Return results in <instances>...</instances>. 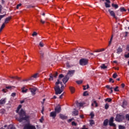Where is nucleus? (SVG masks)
Returning <instances> with one entry per match:
<instances>
[{"mask_svg":"<svg viewBox=\"0 0 129 129\" xmlns=\"http://www.w3.org/2000/svg\"><path fill=\"white\" fill-rule=\"evenodd\" d=\"M64 77L62 74L59 75V79L57 82L55 83V87H54V90L55 91V94L58 95V94H61L62 91H64V88L66 87V83L67 81L69 80V79L67 77H64L62 80V78ZM62 80V82H61Z\"/></svg>","mask_w":129,"mask_h":129,"instance_id":"f257e3e1","label":"nucleus"},{"mask_svg":"<svg viewBox=\"0 0 129 129\" xmlns=\"http://www.w3.org/2000/svg\"><path fill=\"white\" fill-rule=\"evenodd\" d=\"M21 108H22V106L21 105H19L16 110V112L19 113L20 115L19 118H17V120L20 121V122H22L23 120H26V121H29V120L30 119V116L26 115V111H25L24 110L21 109L20 111Z\"/></svg>","mask_w":129,"mask_h":129,"instance_id":"f03ea898","label":"nucleus"},{"mask_svg":"<svg viewBox=\"0 0 129 129\" xmlns=\"http://www.w3.org/2000/svg\"><path fill=\"white\" fill-rule=\"evenodd\" d=\"M123 119H124V116H123V115L117 114L116 116L115 120L118 122H120V121H122Z\"/></svg>","mask_w":129,"mask_h":129,"instance_id":"7ed1b4c3","label":"nucleus"},{"mask_svg":"<svg viewBox=\"0 0 129 129\" xmlns=\"http://www.w3.org/2000/svg\"><path fill=\"white\" fill-rule=\"evenodd\" d=\"M88 63V59L86 58H81L80 60V64L82 66H85V65H87Z\"/></svg>","mask_w":129,"mask_h":129,"instance_id":"20e7f679","label":"nucleus"},{"mask_svg":"<svg viewBox=\"0 0 129 129\" xmlns=\"http://www.w3.org/2000/svg\"><path fill=\"white\" fill-rule=\"evenodd\" d=\"M24 129H36V126L30 123L26 124L24 127Z\"/></svg>","mask_w":129,"mask_h":129,"instance_id":"39448f33","label":"nucleus"},{"mask_svg":"<svg viewBox=\"0 0 129 129\" xmlns=\"http://www.w3.org/2000/svg\"><path fill=\"white\" fill-rule=\"evenodd\" d=\"M113 119H114V118L113 117H111L109 121V124L110 126H114V127H116V125H115L114 124V123H113Z\"/></svg>","mask_w":129,"mask_h":129,"instance_id":"423d86ee","label":"nucleus"},{"mask_svg":"<svg viewBox=\"0 0 129 129\" xmlns=\"http://www.w3.org/2000/svg\"><path fill=\"white\" fill-rule=\"evenodd\" d=\"M108 12L111 17H113V18L116 19V16H115V13H114V11L111 10H109Z\"/></svg>","mask_w":129,"mask_h":129,"instance_id":"0eeeda50","label":"nucleus"},{"mask_svg":"<svg viewBox=\"0 0 129 129\" xmlns=\"http://www.w3.org/2000/svg\"><path fill=\"white\" fill-rule=\"evenodd\" d=\"M39 76H40V75L39 74V73H36L30 77V79L31 80H33L36 78H38V77H39Z\"/></svg>","mask_w":129,"mask_h":129,"instance_id":"6e6552de","label":"nucleus"},{"mask_svg":"<svg viewBox=\"0 0 129 129\" xmlns=\"http://www.w3.org/2000/svg\"><path fill=\"white\" fill-rule=\"evenodd\" d=\"M28 87L27 86H24L22 88V92L23 93H27L28 92V89H27Z\"/></svg>","mask_w":129,"mask_h":129,"instance_id":"1a4fd4ad","label":"nucleus"},{"mask_svg":"<svg viewBox=\"0 0 129 129\" xmlns=\"http://www.w3.org/2000/svg\"><path fill=\"white\" fill-rule=\"evenodd\" d=\"M74 73H75V70L69 71L67 75L71 77L73 75H74Z\"/></svg>","mask_w":129,"mask_h":129,"instance_id":"9d476101","label":"nucleus"},{"mask_svg":"<svg viewBox=\"0 0 129 129\" xmlns=\"http://www.w3.org/2000/svg\"><path fill=\"white\" fill-rule=\"evenodd\" d=\"M116 53L118 55H119V54H120L121 53H122V48H121V47H119L118 48H117L116 50Z\"/></svg>","mask_w":129,"mask_h":129,"instance_id":"9b49d317","label":"nucleus"},{"mask_svg":"<svg viewBox=\"0 0 129 129\" xmlns=\"http://www.w3.org/2000/svg\"><path fill=\"white\" fill-rule=\"evenodd\" d=\"M30 92H31L32 95H35L36 94V91H37V89L36 88H30Z\"/></svg>","mask_w":129,"mask_h":129,"instance_id":"f8f14e48","label":"nucleus"},{"mask_svg":"<svg viewBox=\"0 0 129 129\" xmlns=\"http://www.w3.org/2000/svg\"><path fill=\"white\" fill-rule=\"evenodd\" d=\"M57 115V114L55 111H52L50 112V116L51 117H53V118H55L56 117V116Z\"/></svg>","mask_w":129,"mask_h":129,"instance_id":"ddd939ff","label":"nucleus"},{"mask_svg":"<svg viewBox=\"0 0 129 129\" xmlns=\"http://www.w3.org/2000/svg\"><path fill=\"white\" fill-rule=\"evenodd\" d=\"M61 111V107L58 106L55 108V112L56 113H59Z\"/></svg>","mask_w":129,"mask_h":129,"instance_id":"4468645a","label":"nucleus"},{"mask_svg":"<svg viewBox=\"0 0 129 129\" xmlns=\"http://www.w3.org/2000/svg\"><path fill=\"white\" fill-rule=\"evenodd\" d=\"M59 117L61 118V119L64 120V119H67L68 118V117L67 116H66L65 115H63L62 114H59Z\"/></svg>","mask_w":129,"mask_h":129,"instance_id":"2eb2a0df","label":"nucleus"},{"mask_svg":"<svg viewBox=\"0 0 129 129\" xmlns=\"http://www.w3.org/2000/svg\"><path fill=\"white\" fill-rule=\"evenodd\" d=\"M77 105H78V106H80V107H82L83 106H86V105L85 103H84V102L78 103L77 104Z\"/></svg>","mask_w":129,"mask_h":129,"instance_id":"dca6fc26","label":"nucleus"},{"mask_svg":"<svg viewBox=\"0 0 129 129\" xmlns=\"http://www.w3.org/2000/svg\"><path fill=\"white\" fill-rule=\"evenodd\" d=\"M6 99L2 98L0 100V105H2L3 104H5L6 103Z\"/></svg>","mask_w":129,"mask_h":129,"instance_id":"f3484780","label":"nucleus"},{"mask_svg":"<svg viewBox=\"0 0 129 129\" xmlns=\"http://www.w3.org/2000/svg\"><path fill=\"white\" fill-rule=\"evenodd\" d=\"M94 104L95 105V107H97L98 106V104L95 100H93V102L92 103V106H94Z\"/></svg>","mask_w":129,"mask_h":129,"instance_id":"a211bd4d","label":"nucleus"},{"mask_svg":"<svg viewBox=\"0 0 129 129\" xmlns=\"http://www.w3.org/2000/svg\"><path fill=\"white\" fill-rule=\"evenodd\" d=\"M11 20H12V17H9L8 18H6L4 23L8 24L9 23V22H10V21H11Z\"/></svg>","mask_w":129,"mask_h":129,"instance_id":"6ab92c4d","label":"nucleus"},{"mask_svg":"<svg viewBox=\"0 0 129 129\" xmlns=\"http://www.w3.org/2000/svg\"><path fill=\"white\" fill-rule=\"evenodd\" d=\"M5 27H6V23H4L2 24L1 28H0V33L2 32V31H3V30H4V28H5Z\"/></svg>","mask_w":129,"mask_h":129,"instance_id":"aec40b11","label":"nucleus"},{"mask_svg":"<svg viewBox=\"0 0 129 129\" xmlns=\"http://www.w3.org/2000/svg\"><path fill=\"white\" fill-rule=\"evenodd\" d=\"M70 90L72 93H74L75 92V89L73 87H70Z\"/></svg>","mask_w":129,"mask_h":129,"instance_id":"412c9836","label":"nucleus"},{"mask_svg":"<svg viewBox=\"0 0 129 129\" xmlns=\"http://www.w3.org/2000/svg\"><path fill=\"white\" fill-rule=\"evenodd\" d=\"M73 114V116H75L77 115L78 114V111L75 110V111H74L73 112V114Z\"/></svg>","mask_w":129,"mask_h":129,"instance_id":"4be33fe9","label":"nucleus"},{"mask_svg":"<svg viewBox=\"0 0 129 129\" xmlns=\"http://www.w3.org/2000/svg\"><path fill=\"white\" fill-rule=\"evenodd\" d=\"M7 89H10V90H12V89H15V87L14 86H9L6 87Z\"/></svg>","mask_w":129,"mask_h":129,"instance_id":"5701e85b","label":"nucleus"},{"mask_svg":"<svg viewBox=\"0 0 129 129\" xmlns=\"http://www.w3.org/2000/svg\"><path fill=\"white\" fill-rule=\"evenodd\" d=\"M108 123V119H106L103 122V124L105 126H106V125H107V124Z\"/></svg>","mask_w":129,"mask_h":129,"instance_id":"b1692460","label":"nucleus"},{"mask_svg":"<svg viewBox=\"0 0 129 129\" xmlns=\"http://www.w3.org/2000/svg\"><path fill=\"white\" fill-rule=\"evenodd\" d=\"M101 69H106L107 68V66H105V64H102L101 66Z\"/></svg>","mask_w":129,"mask_h":129,"instance_id":"393cba45","label":"nucleus"},{"mask_svg":"<svg viewBox=\"0 0 129 129\" xmlns=\"http://www.w3.org/2000/svg\"><path fill=\"white\" fill-rule=\"evenodd\" d=\"M32 37H37L38 36V33L37 32L34 31L32 34Z\"/></svg>","mask_w":129,"mask_h":129,"instance_id":"a878e982","label":"nucleus"},{"mask_svg":"<svg viewBox=\"0 0 129 129\" xmlns=\"http://www.w3.org/2000/svg\"><path fill=\"white\" fill-rule=\"evenodd\" d=\"M127 104V102H126V101H123V104H122V107H125V106H126V105Z\"/></svg>","mask_w":129,"mask_h":129,"instance_id":"bb28decb","label":"nucleus"},{"mask_svg":"<svg viewBox=\"0 0 129 129\" xmlns=\"http://www.w3.org/2000/svg\"><path fill=\"white\" fill-rule=\"evenodd\" d=\"M53 75H52V74H50L49 75V81H52V80H53Z\"/></svg>","mask_w":129,"mask_h":129,"instance_id":"cd10ccee","label":"nucleus"},{"mask_svg":"<svg viewBox=\"0 0 129 129\" xmlns=\"http://www.w3.org/2000/svg\"><path fill=\"white\" fill-rule=\"evenodd\" d=\"M8 129H16V127H15L13 125H10L8 127Z\"/></svg>","mask_w":129,"mask_h":129,"instance_id":"c85d7f7f","label":"nucleus"},{"mask_svg":"<svg viewBox=\"0 0 129 129\" xmlns=\"http://www.w3.org/2000/svg\"><path fill=\"white\" fill-rule=\"evenodd\" d=\"M120 12H126V10H125V9H124L123 7L120 8Z\"/></svg>","mask_w":129,"mask_h":129,"instance_id":"c756f323","label":"nucleus"},{"mask_svg":"<svg viewBox=\"0 0 129 129\" xmlns=\"http://www.w3.org/2000/svg\"><path fill=\"white\" fill-rule=\"evenodd\" d=\"M112 7H113V8H115V9H117V8H118V5L113 4H112Z\"/></svg>","mask_w":129,"mask_h":129,"instance_id":"7c9ffc66","label":"nucleus"},{"mask_svg":"<svg viewBox=\"0 0 129 129\" xmlns=\"http://www.w3.org/2000/svg\"><path fill=\"white\" fill-rule=\"evenodd\" d=\"M90 115L91 116V118H93V117H94V113L93 112H91L90 114Z\"/></svg>","mask_w":129,"mask_h":129,"instance_id":"2f4dec72","label":"nucleus"},{"mask_svg":"<svg viewBox=\"0 0 129 129\" xmlns=\"http://www.w3.org/2000/svg\"><path fill=\"white\" fill-rule=\"evenodd\" d=\"M40 122H43L44 121V116H42L41 117V118L39 119Z\"/></svg>","mask_w":129,"mask_h":129,"instance_id":"473e14b6","label":"nucleus"},{"mask_svg":"<svg viewBox=\"0 0 129 129\" xmlns=\"http://www.w3.org/2000/svg\"><path fill=\"white\" fill-rule=\"evenodd\" d=\"M105 101H107L108 102H111V99L109 98H106L105 99Z\"/></svg>","mask_w":129,"mask_h":129,"instance_id":"72a5a7b5","label":"nucleus"},{"mask_svg":"<svg viewBox=\"0 0 129 129\" xmlns=\"http://www.w3.org/2000/svg\"><path fill=\"white\" fill-rule=\"evenodd\" d=\"M118 128L119 129H125V127H124V126H122L121 125H119L118 126Z\"/></svg>","mask_w":129,"mask_h":129,"instance_id":"f704fd0d","label":"nucleus"},{"mask_svg":"<svg viewBox=\"0 0 129 129\" xmlns=\"http://www.w3.org/2000/svg\"><path fill=\"white\" fill-rule=\"evenodd\" d=\"M105 5L106 8H110V5H109V4H108L107 3H105Z\"/></svg>","mask_w":129,"mask_h":129,"instance_id":"c9c22d12","label":"nucleus"},{"mask_svg":"<svg viewBox=\"0 0 129 129\" xmlns=\"http://www.w3.org/2000/svg\"><path fill=\"white\" fill-rule=\"evenodd\" d=\"M88 95V92L85 91L83 93V96H87Z\"/></svg>","mask_w":129,"mask_h":129,"instance_id":"e433bc0d","label":"nucleus"},{"mask_svg":"<svg viewBox=\"0 0 129 129\" xmlns=\"http://www.w3.org/2000/svg\"><path fill=\"white\" fill-rule=\"evenodd\" d=\"M90 124L91 125H92L93 124H94V121L93 120H90Z\"/></svg>","mask_w":129,"mask_h":129,"instance_id":"4c0bfd02","label":"nucleus"},{"mask_svg":"<svg viewBox=\"0 0 129 129\" xmlns=\"http://www.w3.org/2000/svg\"><path fill=\"white\" fill-rule=\"evenodd\" d=\"M112 77H113V78H116V77H117V74L114 73V74L112 75Z\"/></svg>","mask_w":129,"mask_h":129,"instance_id":"58836bf2","label":"nucleus"},{"mask_svg":"<svg viewBox=\"0 0 129 129\" xmlns=\"http://www.w3.org/2000/svg\"><path fill=\"white\" fill-rule=\"evenodd\" d=\"M72 125L76 126L77 125V123L75 122V121L72 122Z\"/></svg>","mask_w":129,"mask_h":129,"instance_id":"ea45409f","label":"nucleus"},{"mask_svg":"<svg viewBox=\"0 0 129 129\" xmlns=\"http://www.w3.org/2000/svg\"><path fill=\"white\" fill-rule=\"evenodd\" d=\"M108 107H109V105H108V104H105V109H108Z\"/></svg>","mask_w":129,"mask_h":129,"instance_id":"a19ab883","label":"nucleus"},{"mask_svg":"<svg viewBox=\"0 0 129 129\" xmlns=\"http://www.w3.org/2000/svg\"><path fill=\"white\" fill-rule=\"evenodd\" d=\"M114 91H116V92H117V91H119V90H118V87H116L114 89Z\"/></svg>","mask_w":129,"mask_h":129,"instance_id":"79ce46f5","label":"nucleus"},{"mask_svg":"<svg viewBox=\"0 0 129 129\" xmlns=\"http://www.w3.org/2000/svg\"><path fill=\"white\" fill-rule=\"evenodd\" d=\"M39 46H40V47H44V43H43L42 42H40L39 43Z\"/></svg>","mask_w":129,"mask_h":129,"instance_id":"37998d69","label":"nucleus"},{"mask_svg":"<svg viewBox=\"0 0 129 129\" xmlns=\"http://www.w3.org/2000/svg\"><path fill=\"white\" fill-rule=\"evenodd\" d=\"M44 110H45V108L43 106L41 110V113H42V114H44Z\"/></svg>","mask_w":129,"mask_h":129,"instance_id":"c03bdc74","label":"nucleus"},{"mask_svg":"<svg viewBox=\"0 0 129 129\" xmlns=\"http://www.w3.org/2000/svg\"><path fill=\"white\" fill-rule=\"evenodd\" d=\"M76 82H77V83L78 84H81L82 83L83 81H81V80H80V81H77Z\"/></svg>","mask_w":129,"mask_h":129,"instance_id":"a18cd8bd","label":"nucleus"},{"mask_svg":"<svg viewBox=\"0 0 129 129\" xmlns=\"http://www.w3.org/2000/svg\"><path fill=\"white\" fill-rule=\"evenodd\" d=\"M22 6L21 4H19L18 5H17L16 9H19V8H20V7H21Z\"/></svg>","mask_w":129,"mask_h":129,"instance_id":"49530a36","label":"nucleus"},{"mask_svg":"<svg viewBox=\"0 0 129 129\" xmlns=\"http://www.w3.org/2000/svg\"><path fill=\"white\" fill-rule=\"evenodd\" d=\"M109 82H111L112 83H113V82H114V81H113V79H112V78H110Z\"/></svg>","mask_w":129,"mask_h":129,"instance_id":"de8ad7c7","label":"nucleus"},{"mask_svg":"<svg viewBox=\"0 0 129 129\" xmlns=\"http://www.w3.org/2000/svg\"><path fill=\"white\" fill-rule=\"evenodd\" d=\"M99 50L100 51V52H103V51H105V49L101 48V49H99Z\"/></svg>","mask_w":129,"mask_h":129,"instance_id":"09e8293b","label":"nucleus"},{"mask_svg":"<svg viewBox=\"0 0 129 129\" xmlns=\"http://www.w3.org/2000/svg\"><path fill=\"white\" fill-rule=\"evenodd\" d=\"M88 88H89V86H87V87H86V86L84 87L83 89H84V90H86V89H88Z\"/></svg>","mask_w":129,"mask_h":129,"instance_id":"8fccbe9b","label":"nucleus"},{"mask_svg":"<svg viewBox=\"0 0 129 129\" xmlns=\"http://www.w3.org/2000/svg\"><path fill=\"white\" fill-rule=\"evenodd\" d=\"M126 117V119H127V120H129V115L128 114H126L125 116Z\"/></svg>","mask_w":129,"mask_h":129,"instance_id":"3c124183","label":"nucleus"},{"mask_svg":"<svg viewBox=\"0 0 129 129\" xmlns=\"http://www.w3.org/2000/svg\"><path fill=\"white\" fill-rule=\"evenodd\" d=\"M11 96H13V97H15V96H16V93H12L11 94Z\"/></svg>","mask_w":129,"mask_h":129,"instance_id":"603ef678","label":"nucleus"},{"mask_svg":"<svg viewBox=\"0 0 129 129\" xmlns=\"http://www.w3.org/2000/svg\"><path fill=\"white\" fill-rule=\"evenodd\" d=\"M113 89V88H112V87H111L110 88V93H112V92H113V91L112 90Z\"/></svg>","mask_w":129,"mask_h":129,"instance_id":"864d4df0","label":"nucleus"},{"mask_svg":"<svg viewBox=\"0 0 129 129\" xmlns=\"http://www.w3.org/2000/svg\"><path fill=\"white\" fill-rule=\"evenodd\" d=\"M64 96V93H62L60 96H59V98L60 99H62V98H63V96Z\"/></svg>","mask_w":129,"mask_h":129,"instance_id":"5fc2aeb1","label":"nucleus"},{"mask_svg":"<svg viewBox=\"0 0 129 129\" xmlns=\"http://www.w3.org/2000/svg\"><path fill=\"white\" fill-rule=\"evenodd\" d=\"M57 75H58V73L56 72L53 76L55 78H56Z\"/></svg>","mask_w":129,"mask_h":129,"instance_id":"6e6d98bb","label":"nucleus"},{"mask_svg":"<svg viewBox=\"0 0 129 129\" xmlns=\"http://www.w3.org/2000/svg\"><path fill=\"white\" fill-rule=\"evenodd\" d=\"M11 78L14 79H20L18 77H12Z\"/></svg>","mask_w":129,"mask_h":129,"instance_id":"4d7b16f0","label":"nucleus"},{"mask_svg":"<svg viewBox=\"0 0 129 129\" xmlns=\"http://www.w3.org/2000/svg\"><path fill=\"white\" fill-rule=\"evenodd\" d=\"M106 88L109 90L110 89V88H110V86H109V85L106 86Z\"/></svg>","mask_w":129,"mask_h":129,"instance_id":"13d9d810","label":"nucleus"},{"mask_svg":"<svg viewBox=\"0 0 129 129\" xmlns=\"http://www.w3.org/2000/svg\"><path fill=\"white\" fill-rule=\"evenodd\" d=\"M4 17H5V15H0V21Z\"/></svg>","mask_w":129,"mask_h":129,"instance_id":"bf43d9fd","label":"nucleus"},{"mask_svg":"<svg viewBox=\"0 0 129 129\" xmlns=\"http://www.w3.org/2000/svg\"><path fill=\"white\" fill-rule=\"evenodd\" d=\"M125 58H129V53L125 55Z\"/></svg>","mask_w":129,"mask_h":129,"instance_id":"052dcab7","label":"nucleus"},{"mask_svg":"<svg viewBox=\"0 0 129 129\" xmlns=\"http://www.w3.org/2000/svg\"><path fill=\"white\" fill-rule=\"evenodd\" d=\"M40 22L41 23V24H44V23H45V22L44 21H43V20L42 19L40 20Z\"/></svg>","mask_w":129,"mask_h":129,"instance_id":"680f3d73","label":"nucleus"},{"mask_svg":"<svg viewBox=\"0 0 129 129\" xmlns=\"http://www.w3.org/2000/svg\"><path fill=\"white\" fill-rule=\"evenodd\" d=\"M40 54L41 55V56H43V55H44V52L40 51Z\"/></svg>","mask_w":129,"mask_h":129,"instance_id":"e2e57ef3","label":"nucleus"},{"mask_svg":"<svg viewBox=\"0 0 129 129\" xmlns=\"http://www.w3.org/2000/svg\"><path fill=\"white\" fill-rule=\"evenodd\" d=\"M29 80H31V78H30V79H26L25 80H24L23 81H29Z\"/></svg>","mask_w":129,"mask_h":129,"instance_id":"0e129e2a","label":"nucleus"},{"mask_svg":"<svg viewBox=\"0 0 129 129\" xmlns=\"http://www.w3.org/2000/svg\"><path fill=\"white\" fill-rule=\"evenodd\" d=\"M2 91H3V92L6 93V92H7V89H3L2 90Z\"/></svg>","mask_w":129,"mask_h":129,"instance_id":"69168bd1","label":"nucleus"},{"mask_svg":"<svg viewBox=\"0 0 129 129\" xmlns=\"http://www.w3.org/2000/svg\"><path fill=\"white\" fill-rule=\"evenodd\" d=\"M126 50H127V51H129V45L127 46V47H126Z\"/></svg>","mask_w":129,"mask_h":129,"instance_id":"338daca9","label":"nucleus"},{"mask_svg":"<svg viewBox=\"0 0 129 129\" xmlns=\"http://www.w3.org/2000/svg\"><path fill=\"white\" fill-rule=\"evenodd\" d=\"M82 129H88V128H86V127H85V125H84V126L83 127Z\"/></svg>","mask_w":129,"mask_h":129,"instance_id":"774afa93","label":"nucleus"}]
</instances>
